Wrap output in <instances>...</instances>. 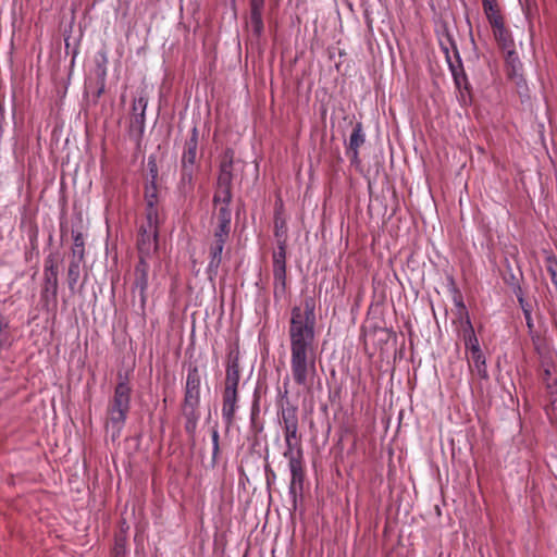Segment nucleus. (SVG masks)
Segmentation results:
<instances>
[{
	"label": "nucleus",
	"mask_w": 557,
	"mask_h": 557,
	"mask_svg": "<svg viewBox=\"0 0 557 557\" xmlns=\"http://www.w3.org/2000/svg\"><path fill=\"white\" fill-rule=\"evenodd\" d=\"M524 315V319H525V323H527V327L529 330L530 333L533 332L534 330V322H533V319H532V312H525Z\"/></svg>",
	"instance_id": "obj_34"
},
{
	"label": "nucleus",
	"mask_w": 557,
	"mask_h": 557,
	"mask_svg": "<svg viewBox=\"0 0 557 557\" xmlns=\"http://www.w3.org/2000/svg\"><path fill=\"white\" fill-rule=\"evenodd\" d=\"M116 289V282L112 280V293L114 294Z\"/></svg>",
	"instance_id": "obj_39"
},
{
	"label": "nucleus",
	"mask_w": 557,
	"mask_h": 557,
	"mask_svg": "<svg viewBox=\"0 0 557 557\" xmlns=\"http://www.w3.org/2000/svg\"><path fill=\"white\" fill-rule=\"evenodd\" d=\"M462 336L466 346V350L470 354H473L475 350H481L479 339L474 333V329L471 324L470 318L466 314L463 326H462Z\"/></svg>",
	"instance_id": "obj_18"
},
{
	"label": "nucleus",
	"mask_w": 557,
	"mask_h": 557,
	"mask_svg": "<svg viewBox=\"0 0 557 557\" xmlns=\"http://www.w3.org/2000/svg\"><path fill=\"white\" fill-rule=\"evenodd\" d=\"M265 0H249L250 5V25L253 33L260 36L263 32V8Z\"/></svg>",
	"instance_id": "obj_16"
},
{
	"label": "nucleus",
	"mask_w": 557,
	"mask_h": 557,
	"mask_svg": "<svg viewBox=\"0 0 557 557\" xmlns=\"http://www.w3.org/2000/svg\"><path fill=\"white\" fill-rule=\"evenodd\" d=\"M257 412H258V409H256V410H255V409H252V412H251V421H253V420H255V416L257 414Z\"/></svg>",
	"instance_id": "obj_40"
},
{
	"label": "nucleus",
	"mask_w": 557,
	"mask_h": 557,
	"mask_svg": "<svg viewBox=\"0 0 557 557\" xmlns=\"http://www.w3.org/2000/svg\"><path fill=\"white\" fill-rule=\"evenodd\" d=\"M147 169H148V178H147L148 184L146 186L145 197H146V201H147V207H149V200H152V206H154V203L157 201L156 182L158 178L159 169H158L157 158L154 156L149 157L148 163H147Z\"/></svg>",
	"instance_id": "obj_13"
},
{
	"label": "nucleus",
	"mask_w": 557,
	"mask_h": 557,
	"mask_svg": "<svg viewBox=\"0 0 557 557\" xmlns=\"http://www.w3.org/2000/svg\"><path fill=\"white\" fill-rule=\"evenodd\" d=\"M288 383H289V377L287 376L284 380V394H283V397H287V394H288L287 385H288Z\"/></svg>",
	"instance_id": "obj_35"
},
{
	"label": "nucleus",
	"mask_w": 557,
	"mask_h": 557,
	"mask_svg": "<svg viewBox=\"0 0 557 557\" xmlns=\"http://www.w3.org/2000/svg\"><path fill=\"white\" fill-rule=\"evenodd\" d=\"M492 28H493L494 37L504 52L515 49V42L511 37V34L505 27L504 24L498 25L497 21H496L495 27H492Z\"/></svg>",
	"instance_id": "obj_21"
},
{
	"label": "nucleus",
	"mask_w": 557,
	"mask_h": 557,
	"mask_svg": "<svg viewBox=\"0 0 557 557\" xmlns=\"http://www.w3.org/2000/svg\"><path fill=\"white\" fill-rule=\"evenodd\" d=\"M239 379L240 372L238 354L230 352L227 356L224 391L238 392Z\"/></svg>",
	"instance_id": "obj_8"
},
{
	"label": "nucleus",
	"mask_w": 557,
	"mask_h": 557,
	"mask_svg": "<svg viewBox=\"0 0 557 557\" xmlns=\"http://www.w3.org/2000/svg\"><path fill=\"white\" fill-rule=\"evenodd\" d=\"M104 91V85L101 84L98 88V96H100Z\"/></svg>",
	"instance_id": "obj_38"
},
{
	"label": "nucleus",
	"mask_w": 557,
	"mask_h": 557,
	"mask_svg": "<svg viewBox=\"0 0 557 557\" xmlns=\"http://www.w3.org/2000/svg\"><path fill=\"white\" fill-rule=\"evenodd\" d=\"M226 242L212 239L209 248L210 261L208 263L207 273L210 280L218 274L221 261L222 251Z\"/></svg>",
	"instance_id": "obj_15"
},
{
	"label": "nucleus",
	"mask_w": 557,
	"mask_h": 557,
	"mask_svg": "<svg viewBox=\"0 0 557 557\" xmlns=\"http://www.w3.org/2000/svg\"><path fill=\"white\" fill-rule=\"evenodd\" d=\"M73 248H72V258L83 259L84 257V240L79 233H73Z\"/></svg>",
	"instance_id": "obj_27"
},
{
	"label": "nucleus",
	"mask_w": 557,
	"mask_h": 557,
	"mask_svg": "<svg viewBox=\"0 0 557 557\" xmlns=\"http://www.w3.org/2000/svg\"><path fill=\"white\" fill-rule=\"evenodd\" d=\"M198 150V129L194 127L188 140L185 143L181 164L182 166L195 169Z\"/></svg>",
	"instance_id": "obj_14"
},
{
	"label": "nucleus",
	"mask_w": 557,
	"mask_h": 557,
	"mask_svg": "<svg viewBox=\"0 0 557 557\" xmlns=\"http://www.w3.org/2000/svg\"><path fill=\"white\" fill-rule=\"evenodd\" d=\"M469 367L471 371L475 372V374L482 379H488V372L486 367V359L483 355L482 350H475L473 354H470L469 357Z\"/></svg>",
	"instance_id": "obj_20"
},
{
	"label": "nucleus",
	"mask_w": 557,
	"mask_h": 557,
	"mask_svg": "<svg viewBox=\"0 0 557 557\" xmlns=\"http://www.w3.org/2000/svg\"><path fill=\"white\" fill-rule=\"evenodd\" d=\"M146 219L147 223L140 226L137 243L139 259L145 260L157 249L158 210L152 206V200H149V207L146 209Z\"/></svg>",
	"instance_id": "obj_4"
},
{
	"label": "nucleus",
	"mask_w": 557,
	"mask_h": 557,
	"mask_svg": "<svg viewBox=\"0 0 557 557\" xmlns=\"http://www.w3.org/2000/svg\"><path fill=\"white\" fill-rule=\"evenodd\" d=\"M231 216H232V213L228 208V205H219L218 206V214H216L218 223L231 224Z\"/></svg>",
	"instance_id": "obj_29"
},
{
	"label": "nucleus",
	"mask_w": 557,
	"mask_h": 557,
	"mask_svg": "<svg viewBox=\"0 0 557 557\" xmlns=\"http://www.w3.org/2000/svg\"><path fill=\"white\" fill-rule=\"evenodd\" d=\"M149 264L148 262L141 258L135 268V280H134V288L133 292L138 295L139 305L144 308L146 302V290L148 287V275H149Z\"/></svg>",
	"instance_id": "obj_7"
},
{
	"label": "nucleus",
	"mask_w": 557,
	"mask_h": 557,
	"mask_svg": "<svg viewBox=\"0 0 557 557\" xmlns=\"http://www.w3.org/2000/svg\"><path fill=\"white\" fill-rule=\"evenodd\" d=\"M231 8L236 11V0H230Z\"/></svg>",
	"instance_id": "obj_37"
},
{
	"label": "nucleus",
	"mask_w": 557,
	"mask_h": 557,
	"mask_svg": "<svg viewBox=\"0 0 557 557\" xmlns=\"http://www.w3.org/2000/svg\"><path fill=\"white\" fill-rule=\"evenodd\" d=\"M459 306H460V308H461L462 310H465V309H466V308H465V305H463L462 302H460V304H459Z\"/></svg>",
	"instance_id": "obj_42"
},
{
	"label": "nucleus",
	"mask_w": 557,
	"mask_h": 557,
	"mask_svg": "<svg viewBox=\"0 0 557 557\" xmlns=\"http://www.w3.org/2000/svg\"><path fill=\"white\" fill-rule=\"evenodd\" d=\"M194 171H195V169H193V168L181 166V178H180L177 187L182 195H188L189 193L193 191Z\"/></svg>",
	"instance_id": "obj_23"
},
{
	"label": "nucleus",
	"mask_w": 557,
	"mask_h": 557,
	"mask_svg": "<svg viewBox=\"0 0 557 557\" xmlns=\"http://www.w3.org/2000/svg\"><path fill=\"white\" fill-rule=\"evenodd\" d=\"M517 299L523 314H525V312H532V305L524 299L522 293L517 294Z\"/></svg>",
	"instance_id": "obj_33"
},
{
	"label": "nucleus",
	"mask_w": 557,
	"mask_h": 557,
	"mask_svg": "<svg viewBox=\"0 0 557 557\" xmlns=\"http://www.w3.org/2000/svg\"><path fill=\"white\" fill-rule=\"evenodd\" d=\"M286 293V248L282 243L273 252V295L281 299Z\"/></svg>",
	"instance_id": "obj_6"
},
{
	"label": "nucleus",
	"mask_w": 557,
	"mask_h": 557,
	"mask_svg": "<svg viewBox=\"0 0 557 557\" xmlns=\"http://www.w3.org/2000/svg\"><path fill=\"white\" fill-rule=\"evenodd\" d=\"M232 199L231 186L218 185L213 201L215 206L230 205Z\"/></svg>",
	"instance_id": "obj_26"
},
{
	"label": "nucleus",
	"mask_w": 557,
	"mask_h": 557,
	"mask_svg": "<svg viewBox=\"0 0 557 557\" xmlns=\"http://www.w3.org/2000/svg\"><path fill=\"white\" fill-rule=\"evenodd\" d=\"M233 160H234V151L231 150V149H227L224 152L223 161H222L221 166H220V174H219V177H218V185H223V186H231L232 185V180H233V174H232Z\"/></svg>",
	"instance_id": "obj_17"
},
{
	"label": "nucleus",
	"mask_w": 557,
	"mask_h": 557,
	"mask_svg": "<svg viewBox=\"0 0 557 557\" xmlns=\"http://www.w3.org/2000/svg\"><path fill=\"white\" fill-rule=\"evenodd\" d=\"M129 401L131 387L125 381H122L115 387L113 404L110 410V420L117 431L124 425L126 414L129 410Z\"/></svg>",
	"instance_id": "obj_5"
},
{
	"label": "nucleus",
	"mask_w": 557,
	"mask_h": 557,
	"mask_svg": "<svg viewBox=\"0 0 557 557\" xmlns=\"http://www.w3.org/2000/svg\"><path fill=\"white\" fill-rule=\"evenodd\" d=\"M314 301L307 298L304 308L294 307L290 313V373L296 385L310 389L317 375Z\"/></svg>",
	"instance_id": "obj_1"
},
{
	"label": "nucleus",
	"mask_w": 557,
	"mask_h": 557,
	"mask_svg": "<svg viewBox=\"0 0 557 557\" xmlns=\"http://www.w3.org/2000/svg\"><path fill=\"white\" fill-rule=\"evenodd\" d=\"M211 438H212V458H213V460H215V458L220 451V446H219L220 435H219V431L216 428L212 429Z\"/></svg>",
	"instance_id": "obj_32"
},
{
	"label": "nucleus",
	"mask_w": 557,
	"mask_h": 557,
	"mask_svg": "<svg viewBox=\"0 0 557 557\" xmlns=\"http://www.w3.org/2000/svg\"><path fill=\"white\" fill-rule=\"evenodd\" d=\"M231 231V224L218 223L214 233L213 239L227 242Z\"/></svg>",
	"instance_id": "obj_28"
},
{
	"label": "nucleus",
	"mask_w": 557,
	"mask_h": 557,
	"mask_svg": "<svg viewBox=\"0 0 557 557\" xmlns=\"http://www.w3.org/2000/svg\"><path fill=\"white\" fill-rule=\"evenodd\" d=\"M298 429H299V425L292 426L289 429H283L284 430V441H302Z\"/></svg>",
	"instance_id": "obj_31"
},
{
	"label": "nucleus",
	"mask_w": 557,
	"mask_h": 557,
	"mask_svg": "<svg viewBox=\"0 0 557 557\" xmlns=\"http://www.w3.org/2000/svg\"><path fill=\"white\" fill-rule=\"evenodd\" d=\"M200 384L201 375L196 366H189L186 376L182 413L185 418V431L193 435L200 418Z\"/></svg>",
	"instance_id": "obj_2"
},
{
	"label": "nucleus",
	"mask_w": 557,
	"mask_h": 557,
	"mask_svg": "<svg viewBox=\"0 0 557 557\" xmlns=\"http://www.w3.org/2000/svg\"><path fill=\"white\" fill-rule=\"evenodd\" d=\"M285 449L283 457L288 461L290 471V482L288 486V494L292 498L294 506L297 503V496L302 493L305 481V457L302 441H284Z\"/></svg>",
	"instance_id": "obj_3"
},
{
	"label": "nucleus",
	"mask_w": 557,
	"mask_h": 557,
	"mask_svg": "<svg viewBox=\"0 0 557 557\" xmlns=\"http://www.w3.org/2000/svg\"><path fill=\"white\" fill-rule=\"evenodd\" d=\"M238 392L223 391L222 419L227 428H230L235 420V413L238 408Z\"/></svg>",
	"instance_id": "obj_11"
},
{
	"label": "nucleus",
	"mask_w": 557,
	"mask_h": 557,
	"mask_svg": "<svg viewBox=\"0 0 557 557\" xmlns=\"http://www.w3.org/2000/svg\"><path fill=\"white\" fill-rule=\"evenodd\" d=\"M505 66L508 77L515 81L518 85L523 82V64L516 51V49L504 52Z\"/></svg>",
	"instance_id": "obj_10"
},
{
	"label": "nucleus",
	"mask_w": 557,
	"mask_h": 557,
	"mask_svg": "<svg viewBox=\"0 0 557 557\" xmlns=\"http://www.w3.org/2000/svg\"><path fill=\"white\" fill-rule=\"evenodd\" d=\"M363 143H364V133L362 129V124L357 123L352 129V133L349 138V144H348V151H350L352 153L351 161L358 160L359 148L363 145Z\"/></svg>",
	"instance_id": "obj_22"
},
{
	"label": "nucleus",
	"mask_w": 557,
	"mask_h": 557,
	"mask_svg": "<svg viewBox=\"0 0 557 557\" xmlns=\"http://www.w3.org/2000/svg\"><path fill=\"white\" fill-rule=\"evenodd\" d=\"M546 270L550 276V281L557 280V260L554 256H547L546 258Z\"/></svg>",
	"instance_id": "obj_30"
},
{
	"label": "nucleus",
	"mask_w": 557,
	"mask_h": 557,
	"mask_svg": "<svg viewBox=\"0 0 557 557\" xmlns=\"http://www.w3.org/2000/svg\"><path fill=\"white\" fill-rule=\"evenodd\" d=\"M58 290V270L51 263L45 268V285L41 292V297L49 304L51 299H55Z\"/></svg>",
	"instance_id": "obj_12"
},
{
	"label": "nucleus",
	"mask_w": 557,
	"mask_h": 557,
	"mask_svg": "<svg viewBox=\"0 0 557 557\" xmlns=\"http://www.w3.org/2000/svg\"><path fill=\"white\" fill-rule=\"evenodd\" d=\"M83 259L72 258L67 269L66 281L69 288L74 290L81 277V263Z\"/></svg>",
	"instance_id": "obj_24"
},
{
	"label": "nucleus",
	"mask_w": 557,
	"mask_h": 557,
	"mask_svg": "<svg viewBox=\"0 0 557 557\" xmlns=\"http://www.w3.org/2000/svg\"><path fill=\"white\" fill-rule=\"evenodd\" d=\"M100 168L103 169L104 168V152L101 154L100 157Z\"/></svg>",
	"instance_id": "obj_36"
},
{
	"label": "nucleus",
	"mask_w": 557,
	"mask_h": 557,
	"mask_svg": "<svg viewBox=\"0 0 557 557\" xmlns=\"http://www.w3.org/2000/svg\"><path fill=\"white\" fill-rule=\"evenodd\" d=\"M483 8L492 27H495L496 21L498 25L504 24L503 17L497 11L494 0H483Z\"/></svg>",
	"instance_id": "obj_25"
},
{
	"label": "nucleus",
	"mask_w": 557,
	"mask_h": 557,
	"mask_svg": "<svg viewBox=\"0 0 557 557\" xmlns=\"http://www.w3.org/2000/svg\"><path fill=\"white\" fill-rule=\"evenodd\" d=\"M278 417L281 419V423L283 429H289L292 426H298V409L296 406L292 405L289 401H286L285 405L282 406Z\"/></svg>",
	"instance_id": "obj_19"
},
{
	"label": "nucleus",
	"mask_w": 557,
	"mask_h": 557,
	"mask_svg": "<svg viewBox=\"0 0 557 557\" xmlns=\"http://www.w3.org/2000/svg\"><path fill=\"white\" fill-rule=\"evenodd\" d=\"M557 290V280L552 282Z\"/></svg>",
	"instance_id": "obj_41"
},
{
	"label": "nucleus",
	"mask_w": 557,
	"mask_h": 557,
	"mask_svg": "<svg viewBox=\"0 0 557 557\" xmlns=\"http://www.w3.org/2000/svg\"><path fill=\"white\" fill-rule=\"evenodd\" d=\"M148 104V99L140 95L134 98L132 115H131V128L133 132L143 134L145 129V114Z\"/></svg>",
	"instance_id": "obj_9"
}]
</instances>
